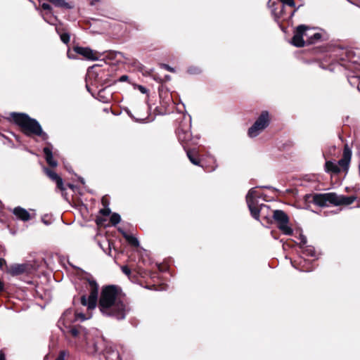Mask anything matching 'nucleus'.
<instances>
[{
  "mask_svg": "<svg viewBox=\"0 0 360 360\" xmlns=\"http://www.w3.org/2000/svg\"><path fill=\"white\" fill-rule=\"evenodd\" d=\"M98 307L103 315L117 320L124 319L129 311V307L121 299L118 288L115 285L103 288Z\"/></svg>",
  "mask_w": 360,
  "mask_h": 360,
  "instance_id": "1",
  "label": "nucleus"
},
{
  "mask_svg": "<svg viewBox=\"0 0 360 360\" xmlns=\"http://www.w3.org/2000/svg\"><path fill=\"white\" fill-rule=\"evenodd\" d=\"M72 320V314L70 310H67L63 313L58 321V326L67 338L75 345H82L86 344L89 345V338L86 330L82 326H72L70 325Z\"/></svg>",
  "mask_w": 360,
  "mask_h": 360,
  "instance_id": "2",
  "label": "nucleus"
},
{
  "mask_svg": "<svg viewBox=\"0 0 360 360\" xmlns=\"http://www.w3.org/2000/svg\"><path fill=\"white\" fill-rule=\"evenodd\" d=\"M11 117L27 136H39L43 140L48 139V134L43 131L40 124L36 120L30 117L25 113L12 112Z\"/></svg>",
  "mask_w": 360,
  "mask_h": 360,
  "instance_id": "3",
  "label": "nucleus"
},
{
  "mask_svg": "<svg viewBox=\"0 0 360 360\" xmlns=\"http://www.w3.org/2000/svg\"><path fill=\"white\" fill-rule=\"evenodd\" d=\"M356 200L354 196L339 195L335 193H316L312 196V202L319 206L326 207L329 204L338 206L340 205H349Z\"/></svg>",
  "mask_w": 360,
  "mask_h": 360,
  "instance_id": "4",
  "label": "nucleus"
},
{
  "mask_svg": "<svg viewBox=\"0 0 360 360\" xmlns=\"http://www.w3.org/2000/svg\"><path fill=\"white\" fill-rule=\"evenodd\" d=\"M90 295L88 297L86 295L81 297V303L83 306L87 307L88 312L86 314L83 313H76L75 319L84 321L89 319L92 316L91 311L94 310L98 301V285L96 281L89 280Z\"/></svg>",
  "mask_w": 360,
  "mask_h": 360,
  "instance_id": "5",
  "label": "nucleus"
},
{
  "mask_svg": "<svg viewBox=\"0 0 360 360\" xmlns=\"http://www.w3.org/2000/svg\"><path fill=\"white\" fill-rule=\"evenodd\" d=\"M246 202L252 217L256 220H259L260 212L264 209L269 208L266 205L258 204L255 188H252L248 191L246 195Z\"/></svg>",
  "mask_w": 360,
  "mask_h": 360,
  "instance_id": "6",
  "label": "nucleus"
},
{
  "mask_svg": "<svg viewBox=\"0 0 360 360\" xmlns=\"http://www.w3.org/2000/svg\"><path fill=\"white\" fill-rule=\"evenodd\" d=\"M273 218L278 224V228L287 236H291L293 230L288 226L289 218L288 215L281 210H276L274 211Z\"/></svg>",
  "mask_w": 360,
  "mask_h": 360,
  "instance_id": "7",
  "label": "nucleus"
},
{
  "mask_svg": "<svg viewBox=\"0 0 360 360\" xmlns=\"http://www.w3.org/2000/svg\"><path fill=\"white\" fill-rule=\"evenodd\" d=\"M191 128V119H189L188 124H181L177 129V136L179 141L181 143H187L192 141V136L190 131Z\"/></svg>",
  "mask_w": 360,
  "mask_h": 360,
  "instance_id": "8",
  "label": "nucleus"
},
{
  "mask_svg": "<svg viewBox=\"0 0 360 360\" xmlns=\"http://www.w3.org/2000/svg\"><path fill=\"white\" fill-rule=\"evenodd\" d=\"M74 51L77 53L82 55L85 58L91 60H97L100 57L98 52L88 47L75 46L74 47Z\"/></svg>",
  "mask_w": 360,
  "mask_h": 360,
  "instance_id": "9",
  "label": "nucleus"
},
{
  "mask_svg": "<svg viewBox=\"0 0 360 360\" xmlns=\"http://www.w3.org/2000/svg\"><path fill=\"white\" fill-rule=\"evenodd\" d=\"M270 123L269 113L268 111H262L255 123V128H259L261 130H264Z\"/></svg>",
  "mask_w": 360,
  "mask_h": 360,
  "instance_id": "10",
  "label": "nucleus"
},
{
  "mask_svg": "<svg viewBox=\"0 0 360 360\" xmlns=\"http://www.w3.org/2000/svg\"><path fill=\"white\" fill-rule=\"evenodd\" d=\"M352 158V150L347 144L344 146L342 158L338 161V167L340 166L344 170H347Z\"/></svg>",
  "mask_w": 360,
  "mask_h": 360,
  "instance_id": "11",
  "label": "nucleus"
},
{
  "mask_svg": "<svg viewBox=\"0 0 360 360\" xmlns=\"http://www.w3.org/2000/svg\"><path fill=\"white\" fill-rule=\"evenodd\" d=\"M303 27L304 25H299L294 32L291 43L296 47H303L305 45V39H302L300 34L302 31Z\"/></svg>",
  "mask_w": 360,
  "mask_h": 360,
  "instance_id": "12",
  "label": "nucleus"
},
{
  "mask_svg": "<svg viewBox=\"0 0 360 360\" xmlns=\"http://www.w3.org/2000/svg\"><path fill=\"white\" fill-rule=\"evenodd\" d=\"M45 171L49 177L56 182L58 188H59L61 191H63L65 190V187L62 178L60 177L56 172L49 169H46Z\"/></svg>",
  "mask_w": 360,
  "mask_h": 360,
  "instance_id": "13",
  "label": "nucleus"
},
{
  "mask_svg": "<svg viewBox=\"0 0 360 360\" xmlns=\"http://www.w3.org/2000/svg\"><path fill=\"white\" fill-rule=\"evenodd\" d=\"M13 213L20 219L22 221H28L30 219V213L21 207H15Z\"/></svg>",
  "mask_w": 360,
  "mask_h": 360,
  "instance_id": "14",
  "label": "nucleus"
},
{
  "mask_svg": "<svg viewBox=\"0 0 360 360\" xmlns=\"http://www.w3.org/2000/svg\"><path fill=\"white\" fill-rule=\"evenodd\" d=\"M51 148L50 147H45L44 148V155H45V158H46V160L47 162V163L51 166V167H56L58 165V162L56 160H55L53 159V153H52V150H51V148H52V146L51 144H49Z\"/></svg>",
  "mask_w": 360,
  "mask_h": 360,
  "instance_id": "15",
  "label": "nucleus"
},
{
  "mask_svg": "<svg viewBox=\"0 0 360 360\" xmlns=\"http://www.w3.org/2000/svg\"><path fill=\"white\" fill-rule=\"evenodd\" d=\"M25 270L26 265L25 264H13L10 266L8 272L12 276H17L24 273Z\"/></svg>",
  "mask_w": 360,
  "mask_h": 360,
  "instance_id": "16",
  "label": "nucleus"
},
{
  "mask_svg": "<svg viewBox=\"0 0 360 360\" xmlns=\"http://www.w3.org/2000/svg\"><path fill=\"white\" fill-rule=\"evenodd\" d=\"M120 231L122 233L124 238L127 240L129 243L134 247H138L139 245V240L134 236L127 234L124 231L120 229Z\"/></svg>",
  "mask_w": 360,
  "mask_h": 360,
  "instance_id": "17",
  "label": "nucleus"
},
{
  "mask_svg": "<svg viewBox=\"0 0 360 360\" xmlns=\"http://www.w3.org/2000/svg\"><path fill=\"white\" fill-rule=\"evenodd\" d=\"M325 169L327 172L339 173L340 172L338 165L331 161H327L326 162Z\"/></svg>",
  "mask_w": 360,
  "mask_h": 360,
  "instance_id": "18",
  "label": "nucleus"
},
{
  "mask_svg": "<svg viewBox=\"0 0 360 360\" xmlns=\"http://www.w3.org/2000/svg\"><path fill=\"white\" fill-rule=\"evenodd\" d=\"M49 2L53 4L56 7L71 8L72 6L67 3L65 0H49Z\"/></svg>",
  "mask_w": 360,
  "mask_h": 360,
  "instance_id": "19",
  "label": "nucleus"
},
{
  "mask_svg": "<svg viewBox=\"0 0 360 360\" xmlns=\"http://www.w3.org/2000/svg\"><path fill=\"white\" fill-rule=\"evenodd\" d=\"M262 130H261L259 128H255V125L252 124L248 131V134L250 138H255L257 136Z\"/></svg>",
  "mask_w": 360,
  "mask_h": 360,
  "instance_id": "20",
  "label": "nucleus"
},
{
  "mask_svg": "<svg viewBox=\"0 0 360 360\" xmlns=\"http://www.w3.org/2000/svg\"><path fill=\"white\" fill-rule=\"evenodd\" d=\"M321 38V34L320 33H318V32L313 33L312 35H310L308 37V44L316 43Z\"/></svg>",
  "mask_w": 360,
  "mask_h": 360,
  "instance_id": "21",
  "label": "nucleus"
},
{
  "mask_svg": "<svg viewBox=\"0 0 360 360\" xmlns=\"http://www.w3.org/2000/svg\"><path fill=\"white\" fill-rule=\"evenodd\" d=\"M303 253L307 256L314 257L315 255L314 248L311 246H304L302 248Z\"/></svg>",
  "mask_w": 360,
  "mask_h": 360,
  "instance_id": "22",
  "label": "nucleus"
},
{
  "mask_svg": "<svg viewBox=\"0 0 360 360\" xmlns=\"http://www.w3.org/2000/svg\"><path fill=\"white\" fill-rule=\"evenodd\" d=\"M187 156L189 159V160L195 165H199V161L197 158L194 157V152L191 150H187L186 151Z\"/></svg>",
  "mask_w": 360,
  "mask_h": 360,
  "instance_id": "23",
  "label": "nucleus"
},
{
  "mask_svg": "<svg viewBox=\"0 0 360 360\" xmlns=\"http://www.w3.org/2000/svg\"><path fill=\"white\" fill-rule=\"evenodd\" d=\"M121 221L120 215L117 213H113L110 217V222L112 225H116Z\"/></svg>",
  "mask_w": 360,
  "mask_h": 360,
  "instance_id": "24",
  "label": "nucleus"
},
{
  "mask_svg": "<svg viewBox=\"0 0 360 360\" xmlns=\"http://www.w3.org/2000/svg\"><path fill=\"white\" fill-rule=\"evenodd\" d=\"M280 1L282 3L283 6H288L290 7L295 6L294 0H280Z\"/></svg>",
  "mask_w": 360,
  "mask_h": 360,
  "instance_id": "25",
  "label": "nucleus"
},
{
  "mask_svg": "<svg viewBox=\"0 0 360 360\" xmlns=\"http://www.w3.org/2000/svg\"><path fill=\"white\" fill-rule=\"evenodd\" d=\"M299 239L301 248H302L303 247L306 246V244L307 243V237L303 234H300Z\"/></svg>",
  "mask_w": 360,
  "mask_h": 360,
  "instance_id": "26",
  "label": "nucleus"
},
{
  "mask_svg": "<svg viewBox=\"0 0 360 360\" xmlns=\"http://www.w3.org/2000/svg\"><path fill=\"white\" fill-rule=\"evenodd\" d=\"M70 34L68 33H63L60 34V39L65 44H68L70 41Z\"/></svg>",
  "mask_w": 360,
  "mask_h": 360,
  "instance_id": "27",
  "label": "nucleus"
},
{
  "mask_svg": "<svg viewBox=\"0 0 360 360\" xmlns=\"http://www.w3.org/2000/svg\"><path fill=\"white\" fill-rule=\"evenodd\" d=\"M309 30H310V28L304 25L302 31L301 32V33H300L301 37H302V39H305V37H308V31H309Z\"/></svg>",
  "mask_w": 360,
  "mask_h": 360,
  "instance_id": "28",
  "label": "nucleus"
},
{
  "mask_svg": "<svg viewBox=\"0 0 360 360\" xmlns=\"http://www.w3.org/2000/svg\"><path fill=\"white\" fill-rule=\"evenodd\" d=\"M201 70H200V68L197 67H190L188 69V72H189L190 74H199Z\"/></svg>",
  "mask_w": 360,
  "mask_h": 360,
  "instance_id": "29",
  "label": "nucleus"
},
{
  "mask_svg": "<svg viewBox=\"0 0 360 360\" xmlns=\"http://www.w3.org/2000/svg\"><path fill=\"white\" fill-rule=\"evenodd\" d=\"M161 67L170 72H174L175 70L174 68L170 67L167 64H161Z\"/></svg>",
  "mask_w": 360,
  "mask_h": 360,
  "instance_id": "30",
  "label": "nucleus"
},
{
  "mask_svg": "<svg viewBox=\"0 0 360 360\" xmlns=\"http://www.w3.org/2000/svg\"><path fill=\"white\" fill-rule=\"evenodd\" d=\"M121 269H122V272L124 274H126L127 276H129L130 275L131 270H130V269L128 266H122Z\"/></svg>",
  "mask_w": 360,
  "mask_h": 360,
  "instance_id": "31",
  "label": "nucleus"
},
{
  "mask_svg": "<svg viewBox=\"0 0 360 360\" xmlns=\"http://www.w3.org/2000/svg\"><path fill=\"white\" fill-rule=\"evenodd\" d=\"M136 88H137L142 94H147L148 89L141 85H136Z\"/></svg>",
  "mask_w": 360,
  "mask_h": 360,
  "instance_id": "32",
  "label": "nucleus"
},
{
  "mask_svg": "<svg viewBox=\"0 0 360 360\" xmlns=\"http://www.w3.org/2000/svg\"><path fill=\"white\" fill-rule=\"evenodd\" d=\"M100 212L104 216H108L110 214V210L109 208H104L101 210Z\"/></svg>",
  "mask_w": 360,
  "mask_h": 360,
  "instance_id": "33",
  "label": "nucleus"
},
{
  "mask_svg": "<svg viewBox=\"0 0 360 360\" xmlns=\"http://www.w3.org/2000/svg\"><path fill=\"white\" fill-rule=\"evenodd\" d=\"M41 8L44 9V10H46V11H50L51 10V6L47 4V3H43L41 4Z\"/></svg>",
  "mask_w": 360,
  "mask_h": 360,
  "instance_id": "34",
  "label": "nucleus"
},
{
  "mask_svg": "<svg viewBox=\"0 0 360 360\" xmlns=\"http://www.w3.org/2000/svg\"><path fill=\"white\" fill-rule=\"evenodd\" d=\"M65 352H61L56 360H65Z\"/></svg>",
  "mask_w": 360,
  "mask_h": 360,
  "instance_id": "35",
  "label": "nucleus"
},
{
  "mask_svg": "<svg viewBox=\"0 0 360 360\" xmlns=\"http://www.w3.org/2000/svg\"><path fill=\"white\" fill-rule=\"evenodd\" d=\"M129 77L127 75H122L120 77L119 81L120 82H125L128 80Z\"/></svg>",
  "mask_w": 360,
  "mask_h": 360,
  "instance_id": "36",
  "label": "nucleus"
},
{
  "mask_svg": "<svg viewBox=\"0 0 360 360\" xmlns=\"http://www.w3.org/2000/svg\"><path fill=\"white\" fill-rule=\"evenodd\" d=\"M94 352H98L101 348L98 346L97 343H94Z\"/></svg>",
  "mask_w": 360,
  "mask_h": 360,
  "instance_id": "37",
  "label": "nucleus"
},
{
  "mask_svg": "<svg viewBox=\"0 0 360 360\" xmlns=\"http://www.w3.org/2000/svg\"><path fill=\"white\" fill-rule=\"evenodd\" d=\"M4 264H6V261L4 259L0 258V268H1Z\"/></svg>",
  "mask_w": 360,
  "mask_h": 360,
  "instance_id": "38",
  "label": "nucleus"
},
{
  "mask_svg": "<svg viewBox=\"0 0 360 360\" xmlns=\"http://www.w3.org/2000/svg\"><path fill=\"white\" fill-rule=\"evenodd\" d=\"M0 360H6L5 355L2 352H0Z\"/></svg>",
  "mask_w": 360,
  "mask_h": 360,
  "instance_id": "39",
  "label": "nucleus"
},
{
  "mask_svg": "<svg viewBox=\"0 0 360 360\" xmlns=\"http://www.w3.org/2000/svg\"><path fill=\"white\" fill-rule=\"evenodd\" d=\"M313 33H311V30L309 31H308V36H310V35H312ZM308 37H305V43H308Z\"/></svg>",
  "mask_w": 360,
  "mask_h": 360,
  "instance_id": "40",
  "label": "nucleus"
},
{
  "mask_svg": "<svg viewBox=\"0 0 360 360\" xmlns=\"http://www.w3.org/2000/svg\"><path fill=\"white\" fill-rule=\"evenodd\" d=\"M42 221L44 224H45L46 225H49L50 224V222H49L47 220H46L44 218H42Z\"/></svg>",
  "mask_w": 360,
  "mask_h": 360,
  "instance_id": "41",
  "label": "nucleus"
},
{
  "mask_svg": "<svg viewBox=\"0 0 360 360\" xmlns=\"http://www.w3.org/2000/svg\"><path fill=\"white\" fill-rule=\"evenodd\" d=\"M79 181H80V182H81L82 184H84V179L83 178L79 177Z\"/></svg>",
  "mask_w": 360,
  "mask_h": 360,
  "instance_id": "42",
  "label": "nucleus"
},
{
  "mask_svg": "<svg viewBox=\"0 0 360 360\" xmlns=\"http://www.w3.org/2000/svg\"><path fill=\"white\" fill-rule=\"evenodd\" d=\"M296 11H297V9H295V10L291 13V14H290V16H291V17L295 14V13L296 12Z\"/></svg>",
  "mask_w": 360,
  "mask_h": 360,
  "instance_id": "43",
  "label": "nucleus"
},
{
  "mask_svg": "<svg viewBox=\"0 0 360 360\" xmlns=\"http://www.w3.org/2000/svg\"><path fill=\"white\" fill-rule=\"evenodd\" d=\"M68 56L69 58H74V57L72 56V55H70L69 53H68Z\"/></svg>",
  "mask_w": 360,
  "mask_h": 360,
  "instance_id": "44",
  "label": "nucleus"
},
{
  "mask_svg": "<svg viewBox=\"0 0 360 360\" xmlns=\"http://www.w3.org/2000/svg\"><path fill=\"white\" fill-rule=\"evenodd\" d=\"M263 188H271V186H263Z\"/></svg>",
  "mask_w": 360,
  "mask_h": 360,
  "instance_id": "45",
  "label": "nucleus"
},
{
  "mask_svg": "<svg viewBox=\"0 0 360 360\" xmlns=\"http://www.w3.org/2000/svg\"><path fill=\"white\" fill-rule=\"evenodd\" d=\"M98 0H92L91 4H94V1H98Z\"/></svg>",
  "mask_w": 360,
  "mask_h": 360,
  "instance_id": "46",
  "label": "nucleus"
},
{
  "mask_svg": "<svg viewBox=\"0 0 360 360\" xmlns=\"http://www.w3.org/2000/svg\"><path fill=\"white\" fill-rule=\"evenodd\" d=\"M68 186H69L70 188H73V186H72V185H71V184H69V185H68Z\"/></svg>",
  "mask_w": 360,
  "mask_h": 360,
  "instance_id": "47",
  "label": "nucleus"
},
{
  "mask_svg": "<svg viewBox=\"0 0 360 360\" xmlns=\"http://www.w3.org/2000/svg\"><path fill=\"white\" fill-rule=\"evenodd\" d=\"M304 271H311V269H306V270H304Z\"/></svg>",
  "mask_w": 360,
  "mask_h": 360,
  "instance_id": "48",
  "label": "nucleus"
},
{
  "mask_svg": "<svg viewBox=\"0 0 360 360\" xmlns=\"http://www.w3.org/2000/svg\"><path fill=\"white\" fill-rule=\"evenodd\" d=\"M90 76H91V72H88V77H90Z\"/></svg>",
  "mask_w": 360,
  "mask_h": 360,
  "instance_id": "49",
  "label": "nucleus"
},
{
  "mask_svg": "<svg viewBox=\"0 0 360 360\" xmlns=\"http://www.w3.org/2000/svg\"><path fill=\"white\" fill-rule=\"evenodd\" d=\"M66 169L68 171H69L70 172V170L69 169V168L68 167H66Z\"/></svg>",
  "mask_w": 360,
  "mask_h": 360,
  "instance_id": "50",
  "label": "nucleus"
},
{
  "mask_svg": "<svg viewBox=\"0 0 360 360\" xmlns=\"http://www.w3.org/2000/svg\"><path fill=\"white\" fill-rule=\"evenodd\" d=\"M86 88H87V91H89V87H88V86H87V85H86Z\"/></svg>",
  "mask_w": 360,
  "mask_h": 360,
  "instance_id": "51",
  "label": "nucleus"
}]
</instances>
